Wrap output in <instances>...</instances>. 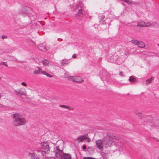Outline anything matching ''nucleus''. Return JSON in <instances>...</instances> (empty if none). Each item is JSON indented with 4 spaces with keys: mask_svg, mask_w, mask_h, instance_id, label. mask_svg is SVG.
I'll return each mask as SVG.
<instances>
[{
    "mask_svg": "<svg viewBox=\"0 0 159 159\" xmlns=\"http://www.w3.org/2000/svg\"><path fill=\"white\" fill-rule=\"evenodd\" d=\"M14 92L17 95L24 96L25 97H30L33 94V90L32 89H29L28 92L27 93L25 89L23 88H21L20 89L15 90Z\"/></svg>",
    "mask_w": 159,
    "mask_h": 159,
    "instance_id": "2",
    "label": "nucleus"
},
{
    "mask_svg": "<svg viewBox=\"0 0 159 159\" xmlns=\"http://www.w3.org/2000/svg\"><path fill=\"white\" fill-rule=\"evenodd\" d=\"M71 156L70 154L66 153H63L61 159H71Z\"/></svg>",
    "mask_w": 159,
    "mask_h": 159,
    "instance_id": "8",
    "label": "nucleus"
},
{
    "mask_svg": "<svg viewBox=\"0 0 159 159\" xmlns=\"http://www.w3.org/2000/svg\"><path fill=\"white\" fill-rule=\"evenodd\" d=\"M138 46L141 48H144L145 47V44L142 42H139L138 45Z\"/></svg>",
    "mask_w": 159,
    "mask_h": 159,
    "instance_id": "13",
    "label": "nucleus"
},
{
    "mask_svg": "<svg viewBox=\"0 0 159 159\" xmlns=\"http://www.w3.org/2000/svg\"><path fill=\"white\" fill-rule=\"evenodd\" d=\"M85 135L81 136L77 139V142L78 143L81 142L83 141L84 140H85Z\"/></svg>",
    "mask_w": 159,
    "mask_h": 159,
    "instance_id": "9",
    "label": "nucleus"
},
{
    "mask_svg": "<svg viewBox=\"0 0 159 159\" xmlns=\"http://www.w3.org/2000/svg\"><path fill=\"white\" fill-rule=\"evenodd\" d=\"M54 159H55V158H54Z\"/></svg>",
    "mask_w": 159,
    "mask_h": 159,
    "instance_id": "32",
    "label": "nucleus"
},
{
    "mask_svg": "<svg viewBox=\"0 0 159 159\" xmlns=\"http://www.w3.org/2000/svg\"><path fill=\"white\" fill-rule=\"evenodd\" d=\"M62 153V151L59 149V146H57L56 150V156L57 158H60Z\"/></svg>",
    "mask_w": 159,
    "mask_h": 159,
    "instance_id": "6",
    "label": "nucleus"
},
{
    "mask_svg": "<svg viewBox=\"0 0 159 159\" xmlns=\"http://www.w3.org/2000/svg\"><path fill=\"white\" fill-rule=\"evenodd\" d=\"M84 159H95L92 158V157H88L84 158Z\"/></svg>",
    "mask_w": 159,
    "mask_h": 159,
    "instance_id": "25",
    "label": "nucleus"
},
{
    "mask_svg": "<svg viewBox=\"0 0 159 159\" xmlns=\"http://www.w3.org/2000/svg\"><path fill=\"white\" fill-rule=\"evenodd\" d=\"M103 146L105 148H107L109 146L110 141L109 140L104 141L103 142Z\"/></svg>",
    "mask_w": 159,
    "mask_h": 159,
    "instance_id": "10",
    "label": "nucleus"
},
{
    "mask_svg": "<svg viewBox=\"0 0 159 159\" xmlns=\"http://www.w3.org/2000/svg\"><path fill=\"white\" fill-rule=\"evenodd\" d=\"M2 95H1V94L0 93V99H1V97H2Z\"/></svg>",
    "mask_w": 159,
    "mask_h": 159,
    "instance_id": "29",
    "label": "nucleus"
},
{
    "mask_svg": "<svg viewBox=\"0 0 159 159\" xmlns=\"http://www.w3.org/2000/svg\"><path fill=\"white\" fill-rule=\"evenodd\" d=\"M41 73L44 75H47V76L51 78H52L53 77V76L52 75L49 74L47 72H46L45 71H41Z\"/></svg>",
    "mask_w": 159,
    "mask_h": 159,
    "instance_id": "12",
    "label": "nucleus"
},
{
    "mask_svg": "<svg viewBox=\"0 0 159 159\" xmlns=\"http://www.w3.org/2000/svg\"><path fill=\"white\" fill-rule=\"evenodd\" d=\"M152 24L151 23L148 22L140 21L137 23V26L140 27H149L151 26Z\"/></svg>",
    "mask_w": 159,
    "mask_h": 159,
    "instance_id": "4",
    "label": "nucleus"
},
{
    "mask_svg": "<svg viewBox=\"0 0 159 159\" xmlns=\"http://www.w3.org/2000/svg\"><path fill=\"white\" fill-rule=\"evenodd\" d=\"M75 76H69L67 77V78L69 80L72 81L74 82V80Z\"/></svg>",
    "mask_w": 159,
    "mask_h": 159,
    "instance_id": "17",
    "label": "nucleus"
},
{
    "mask_svg": "<svg viewBox=\"0 0 159 159\" xmlns=\"http://www.w3.org/2000/svg\"><path fill=\"white\" fill-rule=\"evenodd\" d=\"M86 148V146L85 145H84L83 146V150H84Z\"/></svg>",
    "mask_w": 159,
    "mask_h": 159,
    "instance_id": "28",
    "label": "nucleus"
},
{
    "mask_svg": "<svg viewBox=\"0 0 159 159\" xmlns=\"http://www.w3.org/2000/svg\"><path fill=\"white\" fill-rule=\"evenodd\" d=\"M42 63L43 65L45 66H48L49 64V61L46 60H44L43 61Z\"/></svg>",
    "mask_w": 159,
    "mask_h": 159,
    "instance_id": "15",
    "label": "nucleus"
},
{
    "mask_svg": "<svg viewBox=\"0 0 159 159\" xmlns=\"http://www.w3.org/2000/svg\"><path fill=\"white\" fill-rule=\"evenodd\" d=\"M60 107H63L64 108H66L67 109H69L70 110H73V108L72 107H70V108L69 107L67 106L66 105H60L59 106Z\"/></svg>",
    "mask_w": 159,
    "mask_h": 159,
    "instance_id": "14",
    "label": "nucleus"
},
{
    "mask_svg": "<svg viewBox=\"0 0 159 159\" xmlns=\"http://www.w3.org/2000/svg\"><path fill=\"white\" fill-rule=\"evenodd\" d=\"M96 145L97 148L101 150H102L104 147L103 141L101 140H98L96 141Z\"/></svg>",
    "mask_w": 159,
    "mask_h": 159,
    "instance_id": "5",
    "label": "nucleus"
},
{
    "mask_svg": "<svg viewBox=\"0 0 159 159\" xmlns=\"http://www.w3.org/2000/svg\"><path fill=\"white\" fill-rule=\"evenodd\" d=\"M135 113L136 116H141L142 115V113L139 112H135Z\"/></svg>",
    "mask_w": 159,
    "mask_h": 159,
    "instance_id": "22",
    "label": "nucleus"
},
{
    "mask_svg": "<svg viewBox=\"0 0 159 159\" xmlns=\"http://www.w3.org/2000/svg\"><path fill=\"white\" fill-rule=\"evenodd\" d=\"M153 79L152 77H151L149 79L146 81V84H149L151 83V81Z\"/></svg>",
    "mask_w": 159,
    "mask_h": 159,
    "instance_id": "19",
    "label": "nucleus"
},
{
    "mask_svg": "<svg viewBox=\"0 0 159 159\" xmlns=\"http://www.w3.org/2000/svg\"><path fill=\"white\" fill-rule=\"evenodd\" d=\"M39 49L40 50H42L43 51H45V49H42L41 48V47L40 46L39 47Z\"/></svg>",
    "mask_w": 159,
    "mask_h": 159,
    "instance_id": "27",
    "label": "nucleus"
},
{
    "mask_svg": "<svg viewBox=\"0 0 159 159\" xmlns=\"http://www.w3.org/2000/svg\"><path fill=\"white\" fill-rule=\"evenodd\" d=\"M158 159H159V157H158Z\"/></svg>",
    "mask_w": 159,
    "mask_h": 159,
    "instance_id": "31",
    "label": "nucleus"
},
{
    "mask_svg": "<svg viewBox=\"0 0 159 159\" xmlns=\"http://www.w3.org/2000/svg\"><path fill=\"white\" fill-rule=\"evenodd\" d=\"M73 58H75L76 57V54H74L72 56Z\"/></svg>",
    "mask_w": 159,
    "mask_h": 159,
    "instance_id": "26",
    "label": "nucleus"
},
{
    "mask_svg": "<svg viewBox=\"0 0 159 159\" xmlns=\"http://www.w3.org/2000/svg\"><path fill=\"white\" fill-rule=\"evenodd\" d=\"M21 84L22 86H24L25 87L27 86V85L26 83L24 82H22L21 83Z\"/></svg>",
    "mask_w": 159,
    "mask_h": 159,
    "instance_id": "23",
    "label": "nucleus"
},
{
    "mask_svg": "<svg viewBox=\"0 0 159 159\" xmlns=\"http://www.w3.org/2000/svg\"><path fill=\"white\" fill-rule=\"evenodd\" d=\"M78 15L80 16H82V9H80L78 13Z\"/></svg>",
    "mask_w": 159,
    "mask_h": 159,
    "instance_id": "20",
    "label": "nucleus"
},
{
    "mask_svg": "<svg viewBox=\"0 0 159 159\" xmlns=\"http://www.w3.org/2000/svg\"><path fill=\"white\" fill-rule=\"evenodd\" d=\"M12 124L15 126H18L25 125L26 123V119L18 113L13 115Z\"/></svg>",
    "mask_w": 159,
    "mask_h": 159,
    "instance_id": "1",
    "label": "nucleus"
},
{
    "mask_svg": "<svg viewBox=\"0 0 159 159\" xmlns=\"http://www.w3.org/2000/svg\"><path fill=\"white\" fill-rule=\"evenodd\" d=\"M41 149L42 151V154L45 157H46L48 155L50 152L49 143L48 142H42L41 143Z\"/></svg>",
    "mask_w": 159,
    "mask_h": 159,
    "instance_id": "3",
    "label": "nucleus"
},
{
    "mask_svg": "<svg viewBox=\"0 0 159 159\" xmlns=\"http://www.w3.org/2000/svg\"><path fill=\"white\" fill-rule=\"evenodd\" d=\"M83 81L84 80L81 77L79 76H75L74 80V82L80 83H82Z\"/></svg>",
    "mask_w": 159,
    "mask_h": 159,
    "instance_id": "7",
    "label": "nucleus"
},
{
    "mask_svg": "<svg viewBox=\"0 0 159 159\" xmlns=\"http://www.w3.org/2000/svg\"><path fill=\"white\" fill-rule=\"evenodd\" d=\"M129 80L131 83H134L136 81V79L133 76H131L129 77Z\"/></svg>",
    "mask_w": 159,
    "mask_h": 159,
    "instance_id": "11",
    "label": "nucleus"
},
{
    "mask_svg": "<svg viewBox=\"0 0 159 159\" xmlns=\"http://www.w3.org/2000/svg\"><path fill=\"white\" fill-rule=\"evenodd\" d=\"M85 140L88 142H90L91 141L90 139L88 137L87 135H85Z\"/></svg>",
    "mask_w": 159,
    "mask_h": 159,
    "instance_id": "18",
    "label": "nucleus"
},
{
    "mask_svg": "<svg viewBox=\"0 0 159 159\" xmlns=\"http://www.w3.org/2000/svg\"><path fill=\"white\" fill-rule=\"evenodd\" d=\"M139 42L137 40L132 41V43L136 45H138Z\"/></svg>",
    "mask_w": 159,
    "mask_h": 159,
    "instance_id": "21",
    "label": "nucleus"
},
{
    "mask_svg": "<svg viewBox=\"0 0 159 159\" xmlns=\"http://www.w3.org/2000/svg\"><path fill=\"white\" fill-rule=\"evenodd\" d=\"M42 70V69L40 68H39L37 70H35L34 71V74H39L40 72H41V71Z\"/></svg>",
    "mask_w": 159,
    "mask_h": 159,
    "instance_id": "16",
    "label": "nucleus"
},
{
    "mask_svg": "<svg viewBox=\"0 0 159 159\" xmlns=\"http://www.w3.org/2000/svg\"><path fill=\"white\" fill-rule=\"evenodd\" d=\"M2 38L3 39H6L7 38V37L5 35H2Z\"/></svg>",
    "mask_w": 159,
    "mask_h": 159,
    "instance_id": "24",
    "label": "nucleus"
},
{
    "mask_svg": "<svg viewBox=\"0 0 159 159\" xmlns=\"http://www.w3.org/2000/svg\"><path fill=\"white\" fill-rule=\"evenodd\" d=\"M5 66H7V65H5Z\"/></svg>",
    "mask_w": 159,
    "mask_h": 159,
    "instance_id": "30",
    "label": "nucleus"
}]
</instances>
